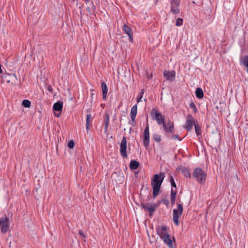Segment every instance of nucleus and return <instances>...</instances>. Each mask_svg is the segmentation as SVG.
Instances as JSON below:
<instances>
[{"label":"nucleus","mask_w":248,"mask_h":248,"mask_svg":"<svg viewBox=\"0 0 248 248\" xmlns=\"http://www.w3.org/2000/svg\"><path fill=\"white\" fill-rule=\"evenodd\" d=\"M193 176L200 185H202L205 181L206 175L202 169L197 168L193 170Z\"/></svg>","instance_id":"obj_1"},{"label":"nucleus","mask_w":248,"mask_h":248,"mask_svg":"<svg viewBox=\"0 0 248 248\" xmlns=\"http://www.w3.org/2000/svg\"><path fill=\"white\" fill-rule=\"evenodd\" d=\"M183 212V205L179 203L177 205V208L173 210V221L177 226L179 224V218L182 215Z\"/></svg>","instance_id":"obj_2"},{"label":"nucleus","mask_w":248,"mask_h":248,"mask_svg":"<svg viewBox=\"0 0 248 248\" xmlns=\"http://www.w3.org/2000/svg\"><path fill=\"white\" fill-rule=\"evenodd\" d=\"M162 125L165 135L167 137L170 138V135L173 134L175 131L173 123L169 121L167 123H165Z\"/></svg>","instance_id":"obj_3"},{"label":"nucleus","mask_w":248,"mask_h":248,"mask_svg":"<svg viewBox=\"0 0 248 248\" xmlns=\"http://www.w3.org/2000/svg\"><path fill=\"white\" fill-rule=\"evenodd\" d=\"M165 174L163 172L155 174L154 175V179L152 182V186H161Z\"/></svg>","instance_id":"obj_4"},{"label":"nucleus","mask_w":248,"mask_h":248,"mask_svg":"<svg viewBox=\"0 0 248 248\" xmlns=\"http://www.w3.org/2000/svg\"><path fill=\"white\" fill-rule=\"evenodd\" d=\"M196 124V121L194 118L191 115L189 114L187 116L186 121L184 126V128L187 131H190L192 129L193 126H195Z\"/></svg>","instance_id":"obj_5"},{"label":"nucleus","mask_w":248,"mask_h":248,"mask_svg":"<svg viewBox=\"0 0 248 248\" xmlns=\"http://www.w3.org/2000/svg\"><path fill=\"white\" fill-rule=\"evenodd\" d=\"M126 149H127V141L126 138L125 137H124L121 141V143L120 144V153L122 156L124 158H127V155L126 153Z\"/></svg>","instance_id":"obj_6"},{"label":"nucleus","mask_w":248,"mask_h":248,"mask_svg":"<svg viewBox=\"0 0 248 248\" xmlns=\"http://www.w3.org/2000/svg\"><path fill=\"white\" fill-rule=\"evenodd\" d=\"M171 11L174 14H177L179 13V4L180 0H171Z\"/></svg>","instance_id":"obj_7"},{"label":"nucleus","mask_w":248,"mask_h":248,"mask_svg":"<svg viewBox=\"0 0 248 248\" xmlns=\"http://www.w3.org/2000/svg\"><path fill=\"white\" fill-rule=\"evenodd\" d=\"M153 111L155 112V119L158 124H163L166 123L164 116L157 109H154Z\"/></svg>","instance_id":"obj_8"},{"label":"nucleus","mask_w":248,"mask_h":248,"mask_svg":"<svg viewBox=\"0 0 248 248\" xmlns=\"http://www.w3.org/2000/svg\"><path fill=\"white\" fill-rule=\"evenodd\" d=\"M150 135L149 126H147L144 131L143 136V145L145 147H148L149 144Z\"/></svg>","instance_id":"obj_9"},{"label":"nucleus","mask_w":248,"mask_h":248,"mask_svg":"<svg viewBox=\"0 0 248 248\" xmlns=\"http://www.w3.org/2000/svg\"><path fill=\"white\" fill-rule=\"evenodd\" d=\"M164 76L167 80L173 81L174 80L175 77V72L172 71H167L165 70L164 72Z\"/></svg>","instance_id":"obj_10"},{"label":"nucleus","mask_w":248,"mask_h":248,"mask_svg":"<svg viewBox=\"0 0 248 248\" xmlns=\"http://www.w3.org/2000/svg\"><path fill=\"white\" fill-rule=\"evenodd\" d=\"M123 29L124 32L128 36L129 41L132 43L133 42V38L132 29L125 24L124 25Z\"/></svg>","instance_id":"obj_11"},{"label":"nucleus","mask_w":248,"mask_h":248,"mask_svg":"<svg viewBox=\"0 0 248 248\" xmlns=\"http://www.w3.org/2000/svg\"><path fill=\"white\" fill-rule=\"evenodd\" d=\"M156 231L157 234L161 238L168 234L167 227L165 226H162L161 227H158Z\"/></svg>","instance_id":"obj_12"},{"label":"nucleus","mask_w":248,"mask_h":248,"mask_svg":"<svg viewBox=\"0 0 248 248\" xmlns=\"http://www.w3.org/2000/svg\"><path fill=\"white\" fill-rule=\"evenodd\" d=\"M161 239L163 240L164 243L167 244L170 248H173L172 242L169 233L162 237Z\"/></svg>","instance_id":"obj_13"},{"label":"nucleus","mask_w":248,"mask_h":248,"mask_svg":"<svg viewBox=\"0 0 248 248\" xmlns=\"http://www.w3.org/2000/svg\"><path fill=\"white\" fill-rule=\"evenodd\" d=\"M137 113V105L136 104L131 109L130 116L133 123H135V118Z\"/></svg>","instance_id":"obj_14"},{"label":"nucleus","mask_w":248,"mask_h":248,"mask_svg":"<svg viewBox=\"0 0 248 248\" xmlns=\"http://www.w3.org/2000/svg\"><path fill=\"white\" fill-rule=\"evenodd\" d=\"M63 103L62 102H57L53 105V109L54 111H57L61 112L62 109Z\"/></svg>","instance_id":"obj_15"},{"label":"nucleus","mask_w":248,"mask_h":248,"mask_svg":"<svg viewBox=\"0 0 248 248\" xmlns=\"http://www.w3.org/2000/svg\"><path fill=\"white\" fill-rule=\"evenodd\" d=\"M101 87L103 93V99L104 100H106L108 93V87L106 84L104 82H103L101 84Z\"/></svg>","instance_id":"obj_16"},{"label":"nucleus","mask_w":248,"mask_h":248,"mask_svg":"<svg viewBox=\"0 0 248 248\" xmlns=\"http://www.w3.org/2000/svg\"><path fill=\"white\" fill-rule=\"evenodd\" d=\"M158 205L157 203H150V205L148 208V212L150 216H152L153 212H154L157 208Z\"/></svg>","instance_id":"obj_17"},{"label":"nucleus","mask_w":248,"mask_h":248,"mask_svg":"<svg viewBox=\"0 0 248 248\" xmlns=\"http://www.w3.org/2000/svg\"><path fill=\"white\" fill-rule=\"evenodd\" d=\"M179 170L182 172L184 176L186 177H190V173L186 167H180L179 168Z\"/></svg>","instance_id":"obj_18"},{"label":"nucleus","mask_w":248,"mask_h":248,"mask_svg":"<svg viewBox=\"0 0 248 248\" xmlns=\"http://www.w3.org/2000/svg\"><path fill=\"white\" fill-rule=\"evenodd\" d=\"M241 63L247 68V71L248 73V55L244 56L240 59Z\"/></svg>","instance_id":"obj_19"},{"label":"nucleus","mask_w":248,"mask_h":248,"mask_svg":"<svg viewBox=\"0 0 248 248\" xmlns=\"http://www.w3.org/2000/svg\"><path fill=\"white\" fill-rule=\"evenodd\" d=\"M139 163L134 160L130 162L129 167L131 170H136L139 167Z\"/></svg>","instance_id":"obj_20"},{"label":"nucleus","mask_w":248,"mask_h":248,"mask_svg":"<svg viewBox=\"0 0 248 248\" xmlns=\"http://www.w3.org/2000/svg\"><path fill=\"white\" fill-rule=\"evenodd\" d=\"M196 96L197 98L201 99L203 96V93L202 89L198 88L196 90Z\"/></svg>","instance_id":"obj_21"},{"label":"nucleus","mask_w":248,"mask_h":248,"mask_svg":"<svg viewBox=\"0 0 248 248\" xmlns=\"http://www.w3.org/2000/svg\"><path fill=\"white\" fill-rule=\"evenodd\" d=\"M22 105L25 108H30L31 105V102L29 100H23L22 102Z\"/></svg>","instance_id":"obj_22"},{"label":"nucleus","mask_w":248,"mask_h":248,"mask_svg":"<svg viewBox=\"0 0 248 248\" xmlns=\"http://www.w3.org/2000/svg\"><path fill=\"white\" fill-rule=\"evenodd\" d=\"M160 187H153V197L155 198L158 194Z\"/></svg>","instance_id":"obj_23"},{"label":"nucleus","mask_w":248,"mask_h":248,"mask_svg":"<svg viewBox=\"0 0 248 248\" xmlns=\"http://www.w3.org/2000/svg\"><path fill=\"white\" fill-rule=\"evenodd\" d=\"M194 127H195V132H196L197 135L199 136V135H201V128L198 125V124H195Z\"/></svg>","instance_id":"obj_24"},{"label":"nucleus","mask_w":248,"mask_h":248,"mask_svg":"<svg viewBox=\"0 0 248 248\" xmlns=\"http://www.w3.org/2000/svg\"><path fill=\"white\" fill-rule=\"evenodd\" d=\"M91 119V114H87L86 119V129L88 130L89 128V121Z\"/></svg>","instance_id":"obj_25"},{"label":"nucleus","mask_w":248,"mask_h":248,"mask_svg":"<svg viewBox=\"0 0 248 248\" xmlns=\"http://www.w3.org/2000/svg\"><path fill=\"white\" fill-rule=\"evenodd\" d=\"M150 205V203H141L140 207L144 209L145 210L148 211L149 206Z\"/></svg>","instance_id":"obj_26"},{"label":"nucleus","mask_w":248,"mask_h":248,"mask_svg":"<svg viewBox=\"0 0 248 248\" xmlns=\"http://www.w3.org/2000/svg\"><path fill=\"white\" fill-rule=\"evenodd\" d=\"M183 23V19L181 18H178L176 21L175 25L177 26H180L182 25Z\"/></svg>","instance_id":"obj_27"},{"label":"nucleus","mask_w":248,"mask_h":248,"mask_svg":"<svg viewBox=\"0 0 248 248\" xmlns=\"http://www.w3.org/2000/svg\"><path fill=\"white\" fill-rule=\"evenodd\" d=\"M144 93V90L143 89L141 90L139 97L137 99V103H139L140 102L142 101L141 99L143 97V94Z\"/></svg>","instance_id":"obj_28"},{"label":"nucleus","mask_w":248,"mask_h":248,"mask_svg":"<svg viewBox=\"0 0 248 248\" xmlns=\"http://www.w3.org/2000/svg\"><path fill=\"white\" fill-rule=\"evenodd\" d=\"M189 107L190 108H192L193 109V112L194 113H196L197 111V108L196 107L195 104L193 102H191L189 104Z\"/></svg>","instance_id":"obj_29"},{"label":"nucleus","mask_w":248,"mask_h":248,"mask_svg":"<svg viewBox=\"0 0 248 248\" xmlns=\"http://www.w3.org/2000/svg\"><path fill=\"white\" fill-rule=\"evenodd\" d=\"M153 138L156 141V142H159L161 141L160 136L158 134H154L153 135Z\"/></svg>","instance_id":"obj_30"},{"label":"nucleus","mask_w":248,"mask_h":248,"mask_svg":"<svg viewBox=\"0 0 248 248\" xmlns=\"http://www.w3.org/2000/svg\"><path fill=\"white\" fill-rule=\"evenodd\" d=\"M176 191H174V190L172 188L171 190L170 199H176Z\"/></svg>","instance_id":"obj_31"},{"label":"nucleus","mask_w":248,"mask_h":248,"mask_svg":"<svg viewBox=\"0 0 248 248\" xmlns=\"http://www.w3.org/2000/svg\"><path fill=\"white\" fill-rule=\"evenodd\" d=\"M75 146V143L73 140H70L68 143V147L70 149H73Z\"/></svg>","instance_id":"obj_32"},{"label":"nucleus","mask_w":248,"mask_h":248,"mask_svg":"<svg viewBox=\"0 0 248 248\" xmlns=\"http://www.w3.org/2000/svg\"><path fill=\"white\" fill-rule=\"evenodd\" d=\"M171 138L173 140H179V137L178 135H173L172 134L170 135Z\"/></svg>","instance_id":"obj_33"},{"label":"nucleus","mask_w":248,"mask_h":248,"mask_svg":"<svg viewBox=\"0 0 248 248\" xmlns=\"http://www.w3.org/2000/svg\"><path fill=\"white\" fill-rule=\"evenodd\" d=\"M170 182L171 184V186H176L174 179L171 176L170 177Z\"/></svg>","instance_id":"obj_34"},{"label":"nucleus","mask_w":248,"mask_h":248,"mask_svg":"<svg viewBox=\"0 0 248 248\" xmlns=\"http://www.w3.org/2000/svg\"><path fill=\"white\" fill-rule=\"evenodd\" d=\"M79 234L82 236L84 238H86V236L84 234L82 230H79Z\"/></svg>","instance_id":"obj_35"},{"label":"nucleus","mask_w":248,"mask_h":248,"mask_svg":"<svg viewBox=\"0 0 248 248\" xmlns=\"http://www.w3.org/2000/svg\"><path fill=\"white\" fill-rule=\"evenodd\" d=\"M163 203L166 204L167 206L168 205L169 203V201L168 200H166V199H164L163 200Z\"/></svg>","instance_id":"obj_36"},{"label":"nucleus","mask_w":248,"mask_h":248,"mask_svg":"<svg viewBox=\"0 0 248 248\" xmlns=\"http://www.w3.org/2000/svg\"><path fill=\"white\" fill-rule=\"evenodd\" d=\"M108 121H107V122L106 123V126H105L106 127H105V130H107V129H108Z\"/></svg>","instance_id":"obj_37"},{"label":"nucleus","mask_w":248,"mask_h":248,"mask_svg":"<svg viewBox=\"0 0 248 248\" xmlns=\"http://www.w3.org/2000/svg\"><path fill=\"white\" fill-rule=\"evenodd\" d=\"M47 90H48L49 92H51L52 91V87H51V86H48V87H47Z\"/></svg>","instance_id":"obj_38"},{"label":"nucleus","mask_w":248,"mask_h":248,"mask_svg":"<svg viewBox=\"0 0 248 248\" xmlns=\"http://www.w3.org/2000/svg\"><path fill=\"white\" fill-rule=\"evenodd\" d=\"M54 114L56 117H59L60 116L61 113H57L56 112H54Z\"/></svg>","instance_id":"obj_39"},{"label":"nucleus","mask_w":248,"mask_h":248,"mask_svg":"<svg viewBox=\"0 0 248 248\" xmlns=\"http://www.w3.org/2000/svg\"><path fill=\"white\" fill-rule=\"evenodd\" d=\"M171 204L173 205L175 203V199H171Z\"/></svg>","instance_id":"obj_40"},{"label":"nucleus","mask_w":248,"mask_h":248,"mask_svg":"<svg viewBox=\"0 0 248 248\" xmlns=\"http://www.w3.org/2000/svg\"><path fill=\"white\" fill-rule=\"evenodd\" d=\"M152 77V75L149 76V78H151Z\"/></svg>","instance_id":"obj_41"},{"label":"nucleus","mask_w":248,"mask_h":248,"mask_svg":"<svg viewBox=\"0 0 248 248\" xmlns=\"http://www.w3.org/2000/svg\"><path fill=\"white\" fill-rule=\"evenodd\" d=\"M152 77V75L149 76V78H151Z\"/></svg>","instance_id":"obj_42"}]
</instances>
